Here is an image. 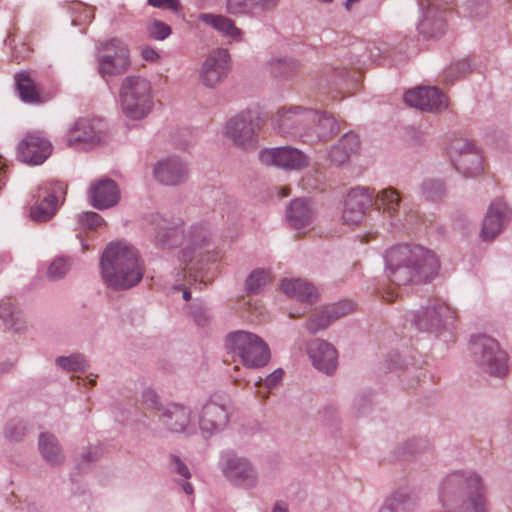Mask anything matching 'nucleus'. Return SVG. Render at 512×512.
<instances>
[{
	"label": "nucleus",
	"mask_w": 512,
	"mask_h": 512,
	"mask_svg": "<svg viewBox=\"0 0 512 512\" xmlns=\"http://www.w3.org/2000/svg\"><path fill=\"white\" fill-rule=\"evenodd\" d=\"M387 277L396 285H418L433 279L439 270L435 254L419 245H400L385 255Z\"/></svg>",
	"instance_id": "obj_1"
},
{
	"label": "nucleus",
	"mask_w": 512,
	"mask_h": 512,
	"mask_svg": "<svg viewBox=\"0 0 512 512\" xmlns=\"http://www.w3.org/2000/svg\"><path fill=\"white\" fill-rule=\"evenodd\" d=\"M100 268L103 282L114 291L133 288L144 276V264L138 251L122 242H112L106 246Z\"/></svg>",
	"instance_id": "obj_2"
},
{
	"label": "nucleus",
	"mask_w": 512,
	"mask_h": 512,
	"mask_svg": "<svg viewBox=\"0 0 512 512\" xmlns=\"http://www.w3.org/2000/svg\"><path fill=\"white\" fill-rule=\"evenodd\" d=\"M154 238L157 245L167 249L185 243L180 252V261L186 265L194 262L198 265L204 261V255L207 253L210 231L206 223H197L185 233L183 224L179 222L159 226Z\"/></svg>",
	"instance_id": "obj_3"
},
{
	"label": "nucleus",
	"mask_w": 512,
	"mask_h": 512,
	"mask_svg": "<svg viewBox=\"0 0 512 512\" xmlns=\"http://www.w3.org/2000/svg\"><path fill=\"white\" fill-rule=\"evenodd\" d=\"M123 113L132 120L146 117L153 108L152 86L142 76H127L120 89Z\"/></svg>",
	"instance_id": "obj_4"
},
{
	"label": "nucleus",
	"mask_w": 512,
	"mask_h": 512,
	"mask_svg": "<svg viewBox=\"0 0 512 512\" xmlns=\"http://www.w3.org/2000/svg\"><path fill=\"white\" fill-rule=\"evenodd\" d=\"M226 347L248 368L263 367L271 357L267 343L258 335L244 330L229 333L226 337Z\"/></svg>",
	"instance_id": "obj_5"
},
{
	"label": "nucleus",
	"mask_w": 512,
	"mask_h": 512,
	"mask_svg": "<svg viewBox=\"0 0 512 512\" xmlns=\"http://www.w3.org/2000/svg\"><path fill=\"white\" fill-rule=\"evenodd\" d=\"M470 350L475 363L484 372L499 378L507 375L508 355L494 338L484 334L473 336Z\"/></svg>",
	"instance_id": "obj_6"
},
{
	"label": "nucleus",
	"mask_w": 512,
	"mask_h": 512,
	"mask_svg": "<svg viewBox=\"0 0 512 512\" xmlns=\"http://www.w3.org/2000/svg\"><path fill=\"white\" fill-rule=\"evenodd\" d=\"M316 118L317 110L302 106H290L278 110L272 123L278 133L308 142V138L311 136V125Z\"/></svg>",
	"instance_id": "obj_7"
},
{
	"label": "nucleus",
	"mask_w": 512,
	"mask_h": 512,
	"mask_svg": "<svg viewBox=\"0 0 512 512\" xmlns=\"http://www.w3.org/2000/svg\"><path fill=\"white\" fill-rule=\"evenodd\" d=\"M258 121L250 110L242 111L230 118L225 125V136L232 144L243 150H256L258 146Z\"/></svg>",
	"instance_id": "obj_8"
},
{
	"label": "nucleus",
	"mask_w": 512,
	"mask_h": 512,
	"mask_svg": "<svg viewBox=\"0 0 512 512\" xmlns=\"http://www.w3.org/2000/svg\"><path fill=\"white\" fill-rule=\"evenodd\" d=\"M219 466L225 478L236 487L251 490L258 484V473L252 463L233 451L221 453Z\"/></svg>",
	"instance_id": "obj_9"
},
{
	"label": "nucleus",
	"mask_w": 512,
	"mask_h": 512,
	"mask_svg": "<svg viewBox=\"0 0 512 512\" xmlns=\"http://www.w3.org/2000/svg\"><path fill=\"white\" fill-rule=\"evenodd\" d=\"M99 74L106 79L123 74L130 66L129 50L119 39H111L98 48Z\"/></svg>",
	"instance_id": "obj_10"
},
{
	"label": "nucleus",
	"mask_w": 512,
	"mask_h": 512,
	"mask_svg": "<svg viewBox=\"0 0 512 512\" xmlns=\"http://www.w3.org/2000/svg\"><path fill=\"white\" fill-rule=\"evenodd\" d=\"M456 312L445 302L429 301L427 306L411 314V323L418 330L437 333L446 328L455 318Z\"/></svg>",
	"instance_id": "obj_11"
},
{
	"label": "nucleus",
	"mask_w": 512,
	"mask_h": 512,
	"mask_svg": "<svg viewBox=\"0 0 512 512\" xmlns=\"http://www.w3.org/2000/svg\"><path fill=\"white\" fill-rule=\"evenodd\" d=\"M448 154L455 169L464 176L474 177L483 170L480 151L467 139H453L449 145Z\"/></svg>",
	"instance_id": "obj_12"
},
{
	"label": "nucleus",
	"mask_w": 512,
	"mask_h": 512,
	"mask_svg": "<svg viewBox=\"0 0 512 512\" xmlns=\"http://www.w3.org/2000/svg\"><path fill=\"white\" fill-rule=\"evenodd\" d=\"M66 193V186L59 181H48L41 184L33 194L36 199L30 209V217L35 222H46L51 219L57 209L58 200Z\"/></svg>",
	"instance_id": "obj_13"
},
{
	"label": "nucleus",
	"mask_w": 512,
	"mask_h": 512,
	"mask_svg": "<svg viewBox=\"0 0 512 512\" xmlns=\"http://www.w3.org/2000/svg\"><path fill=\"white\" fill-rule=\"evenodd\" d=\"M52 151L53 145L43 131L28 132L17 147L19 160L29 165L44 163Z\"/></svg>",
	"instance_id": "obj_14"
},
{
	"label": "nucleus",
	"mask_w": 512,
	"mask_h": 512,
	"mask_svg": "<svg viewBox=\"0 0 512 512\" xmlns=\"http://www.w3.org/2000/svg\"><path fill=\"white\" fill-rule=\"evenodd\" d=\"M230 419L228 405L220 396H213L203 405L199 415V428L209 436L223 431Z\"/></svg>",
	"instance_id": "obj_15"
},
{
	"label": "nucleus",
	"mask_w": 512,
	"mask_h": 512,
	"mask_svg": "<svg viewBox=\"0 0 512 512\" xmlns=\"http://www.w3.org/2000/svg\"><path fill=\"white\" fill-rule=\"evenodd\" d=\"M259 160L265 165H273L286 170H299L309 165V157L291 146L262 149Z\"/></svg>",
	"instance_id": "obj_16"
},
{
	"label": "nucleus",
	"mask_w": 512,
	"mask_h": 512,
	"mask_svg": "<svg viewBox=\"0 0 512 512\" xmlns=\"http://www.w3.org/2000/svg\"><path fill=\"white\" fill-rule=\"evenodd\" d=\"M230 70V55L227 49L218 48L210 52L205 59L199 79L207 88L214 89L228 76Z\"/></svg>",
	"instance_id": "obj_17"
},
{
	"label": "nucleus",
	"mask_w": 512,
	"mask_h": 512,
	"mask_svg": "<svg viewBox=\"0 0 512 512\" xmlns=\"http://www.w3.org/2000/svg\"><path fill=\"white\" fill-rule=\"evenodd\" d=\"M512 218V211L502 199H495L489 206L482 222L480 236L484 241L493 240Z\"/></svg>",
	"instance_id": "obj_18"
},
{
	"label": "nucleus",
	"mask_w": 512,
	"mask_h": 512,
	"mask_svg": "<svg viewBox=\"0 0 512 512\" xmlns=\"http://www.w3.org/2000/svg\"><path fill=\"white\" fill-rule=\"evenodd\" d=\"M407 105L426 112H438L447 108V97L436 87H418L404 95Z\"/></svg>",
	"instance_id": "obj_19"
},
{
	"label": "nucleus",
	"mask_w": 512,
	"mask_h": 512,
	"mask_svg": "<svg viewBox=\"0 0 512 512\" xmlns=\"http://www.w3.org/2000/svg\"><path fill=\"white\" fill-rule=\"evenodd\" d=\"M373 205V193L364 187H356L347 194L342 218L348 225L358 224Z\"/></svg>",
	"instance_id": "obj_20"
},
{
	"label": "nucleus",
	"mask_w": 512,
	"mask_h": 512,
	"mask_svg": "<svg viewBox=\"0 0 512 512\" xmlns=\"http://www.w3.org/2000/svg\"><path fill=\"white\" fill-rule=\"evenodd\" d=\"M422 18L418 24V31L426 38L436 39L445 34L447 24L443 15L433 0H419Z\"/></svg>",
	"instance_id": "obj_21"
},
{
	"label": "nucleus",
	"mask_w": 512,
	"mask_h": 512,
	"mask_svg": "<svg viewBox=\"0 0 512 512\" xmlns=\"http://www.w3.org/2000/svg\"><path fill=\"white\" fill-rule=\"evenodd\" d=\"M307 353L312 365L320 372L331 375L338 366V355L334 346L316 338L307 345Z\"/></svg>",
	"instance_id": "obj_22"
},
{
	"label": "nucleus",
	"mask_w": 512,
	"mask_h": 512,
	"mask_svg": "<svg viewBox=\"0 0 512 512\" xmlns=\"http://www.w3.org/2000/svg\"><path fill=\"white\" fill-rule=\"evenodd\" d=\"M154 176L157 181L167 186H176L184 183L189 176V168L181 158L167 157L156 163Z\"/></svg>",
	"instance_id": "obj_23"
},
{
	"label": "nucleus",
	"mask_w": 512,
	"mask_h": 512,
	"mask_svg": "<svg viewBox=\"0 0 512 512\" xmlns=\"http://www.w3.org/2000/svg\"><path fill=\"white\" fill-rule=\"evenodd\" d=\"M192 410L179 403H169L161 408L159 421L171 432L191 434Z\"/></svg>",
	"instance_id": "obj_24"
},
{
	"label": "nucleus",
	"mask_w": 512,
	"mask_h": 512,
	"mask_svg": "<svg viewBox=\"0 0 512 512\" xmlns=\"http://www.w3.org/2000/svg\"><path fill=\"white\" fill-rule=\"evenodd\" d=\"M100 120L78 119L66 134V144L74 147L80 143L98 144L104 139Z\"/></svg>",
	"instance_id": "obj_25"
},
{
	"label": "nucleus",
	"mask_w": 512,
	"mask_h": 512,
	"mask_svg": "<svg viewBox=\"0 0 512 512\" xmlns=\"http://www.w3.org/2000/svg\"><path fill=\"white\" fill-rule=\"evenodd\" d=\"M90 204L99 210L116 205L120 200V190L117 183L110 178H101L91 183L88 189Z\"/></svg>",
	"instance_id": "obj_26"
},
{
	"label": "nucleus",
	"mask_w": 512,
	"mask_h": 512,
	"mask_svg": "<svg viewBox=\"0 0 512 512\" xmlns=\"http://www.w3.org/2000/svg\"><path fill=\"white\" fill-rule=\"evenodd\" d=\"M315 219V210L305 198L292 200L286 210V220L297 230L309 227Z\"/></svg>",
	"instance_id": "obj_27"
},
{
	"label": "nucleus",
	"mask_w": 512,
	"mask_h": 512,
	"mask_svg": "<svg viewBox=\"0 0 512 512\" xmlns=\"http://www.w3.org/2000/svg\"><path fill=\"white\" fill-rule=\"evenodd\" d=\"M359 145V138L356 134L346 133L330 148L328 159L334 165H343L349 160L352 154L357 152Z\"/></svg>",
	"instance_id": "obj_28"
},
{
	"label": "nucleus",
	"mask_w": 512,
	"mask_h": 512,
	"mask_svg": "<svg viewBox=\"0 0 512 512\" xmlns=\"http://www.w3.org/2000/svg\"><path fill=\"white\" fill-rule=\"evenodd\" d=\"M38 448L44 460L53 466L61 465L65 456L55 435L43 432L39 435Z\"/></svg>",
	"instance_id": "obj_29"
},
{
	"label": "nucleus",
	"mask_w": 512,
	"mask_h": 512,
	"mask_svg": "<svg viewBox=\"0 0 512 512\" xmlns=\"http://www.w3.org/2000/svg\"><path fill=\"white\" fill-rule=\"evenodd\" d=\"M339 132L337 120L327 112L317 111V118L311 125L308 142L313 140L326 141Z\"/></svg>",
	"instance_id": "obj_30"
},
{
	"label": "nucleus",
	"mask_w": 512,
	"mask_h": 512,
	"mask_svg": "<svg viewBox=\"0 0 512 512\" xmlns=\"http://www.w3.org/2000/svg\"><path fill=\"white\" fill-rule=\"evenodd\" d=\"M280 287L288 297L300 301H313L317 297L315 287L302 279H285L281 282Z\"/></svg>",
	"instance_id": "obj_31"
},
{
	"label": "nucleus",
	"mask_w": 512,
	"mask_h": 512,
	"mask_svg": "<svg viewBox=\"0 0 512 512\" xmlns=\"http://www.w3.org/2000/svg\"><path fill=\"white\" fill-rule=\"evenodd\" d=\"M415 507V500L406 488H401L393 492L378 512H411Z\"/></svg>",
	"instance_id": "obj_32"
},
{
	"label": "nucleus",
	"mask_w": 512,
	"mask_h": 512,
	"mask_svg": "<svg viewBox=\"0 0 512 512\" xmlns=\"http://www.w3.org/2000/svg\"><path fill=\"white\" fill-rule=\"evenodd\" d=\"M15 85L23 102L32 105H38L43 102L39 89L28 72L22 71L17 73L15 75Z\"/></svg>",
	"instance_id": "obj_33"
},
{
	"label": "nucleus",
	"mask_w": 512,
	"mask_h": 512,
	"mask_svg": "<svg viewBox=\"0 0 512 512\" xmlns=\"http://www.w3.org/2000/svg\"><path fill=\"white\" fill-rule=\"evenodd\" d=\"M0 319L8 330L15 333H21L26 329L22 311L9 301L0 302Z\"/></svg>",
	"instance_id": "obj_34"
},
{
	"label": "nucleus",
	"mask_w": 512,
	"mask_h": 512,
	"mask_svg": "<svg viewBox=\"0 0 512 512\" xmlns=\"http://www.w3.org/2000/svg\"><path fill=\"white\" fill-rule=\"evenodd\" d=\"M199 20L232 39H237L241 35V30L226 16L204 13L199 16Z\"/></svg>",
	"instance_id": "obj_35"
},
{
	"label": "nucleus",
	"mask_w": 512,
	"mask_h": 512,
	"mask_svg": "<svg viewBox=\"0 0 512 512\" xmlns=\"http://www.w3.org/2000/svg\"><path fill=\"white\" fill-rule=\"evenodd\" d=\"M400 196L393 188L381 190L376 197L373 196V204L386 215L393 217L397 214L400 205Z\"/></svg>",
	"instance_id": "obj_36"
},
{
	"label": "nucleus",
	"mask_w": 512,
	"mask_h": 512,
	"mask_svg": "<svg viewBox=\"0 0 512 512\" xmlns=\"http://www.w3.org/2000/svg\"><path fill=\"white\" fill-rule=\"evenodd\" d=\"M269 70L273 77L278 79H288L298 71V63L294 59H272L269 61Z\"/></svg>",
	"instance_id": "obj_37"
},
{
	"label": "nucleus",
	"mask_w": 512,
	"mask_h": 512,
	"mask_svg": "<svg viewBox=\"0 0 512 512\" xmlns=\"http://www.w3.org/2000/svg\"><path fill=\"white\" fill-rule=\"evenodd\" d=\"M55 364L65 372H83L88 368V361L81 353L59 356L55 359Z\"/></svg>",
	"instance_id": "obj_38"
},
{
	"label": "nucleus",
	"mask_w": 512,
	"mask_h": 512,
	"mask_svg": "<svg viewBox=\"0 0 512 512\" xmlns=\"http://www.w3.org/2000/svg\"><path fill=\"white\" fill-rule=\"evenodd\" d=\"M271 281L268 270L258 268L253 270L246 280V289L250 294H258Z\"/></svg>",
	"instance_id": "obj_39"
},
{
	"label": "nucleus",
	"mask_w": 512,
	"mask_h": 512,
	"mask_svg": "<svg viewBox=\"0 0 512 512\" xmlns=\"http://www.w3.org/2000/svg\"><path fill=\"white\" fill-rule=\"evenodd\" d=\"M446 192L445 184L438 179H426L421 184V194L428 201L441 199Z\"/></svg>",
	"instance_id": "obj_40"
},
{
	"label": "nucleus",
	"mask_w": 512,
	"mask_h": 512,
	"mask_svg": "<svg viewBox=\"0 0 512 512\" xmlns=\"http://www.w3.org/2000/svg\"><path fill=\"white\" fill-rule=\"evenodd\" d=\"M333 318L330 315L327 307L315 311L306 323V328L311 333H317L318 331L325 329L333 322Z\"/></svg>",
	"instance_id": "obj_41"
},
{
	"label": "nucleus",
	"mask_w": 512,
	"mask_h": 512,
	"mask_svg": "<svg viewBox=\"0 0 512 512\" xmlns=\"http://www.w3.org/2000/svg\"><path fill=\"white\" fill-rule=\"evenodd\" d=\"M395 48L385 41H374L366 47L369 57L375 63H380L386 58H390Z\"/></svg>",
	"instance_id": "obj_42"
},
{
	"label": "nucleus",
	"mask_w": 512,
	"mask_h": 512,
	"mask_svg": "<svg viewBox=\"0 0 512 512\" xmlns=\"http://www.w3.org/2000/svg\"><path fill=\"white\" fill-rule=\"evenodd\" d=\"M71 264L64 257L55 258L47 269V277L51 281L62 279L70 270Z\"/></svg>",
	"instance_id": "obj_43"
},
{
	"label": "nucleus",
	"mask_w": 512,
	"mask_h": 512,
	"mask_svg": "<svg viewBox=\"0 0 512 512\" xmlns=\"http://www.w3.org/2000/svg\"><path fill=\"white\" fill-rule=\"evenodd\" d=\"M226 9L234 16L255 15L252 0H226Z\"/></svg>",
	"instance_id": "obj_44"
},
{
	"label": "nucleus",
	"mask_w": 512,
	"mask_h": 512,
	"mask_svg": "<svg viewBox=\"0 0 512 512\" xmlns=\"http://www.w3.org/2000/svg\"><path fill=\"white\" fill-rule=\"evenodd\" d=\"M26 431L27 427L23 420L12 419L6 424L4 435L8 440L17 442L24 437Z\"/></svg>",
	"instance_id": "obj_45"
},
{
	"label": "nucleus",
	"mask_w": 512,
	"mask_h": 512,
	"mask_svg": "<svg viewBox=\"0 0 512 512\" xmlns=\"http://www.w3.org/2000/svg\"><path fill=\"white\" fill-rule=\"evenodd\" d=\"M472 70V64L468 59H463L453 63L446 71L445 78L449 83L454 82L456 79L465 76Z\"/></svg>",
	"instance_id": "obj_46"
},
{
	"label": "nucleus",
	"mask_w": 512,
	"mask_h": 512,
	"mask_svg": "<svg viewBox=\"0 0 512 512\" xmlns=\"http://www.w3.org/2000/svg\"><path fill=\"white\" fill-rule=\"evenodd\" d=\"M147 33L155 40H164L171 34V28L164 22L152 20L147 24Z\"/></svg>",
	"instance_id": "obj_47"
},
{
	"label": "nucleus",
	"mask_w": 512,
	"mask_h": 512,
	"mask_svg": "<svg viewBox=\"0 0 512 512\" xmlns=\"http://www.w3.org/2000/svg\"><path fill=\"white\" fill-rule=\"evenodd\" d=\"M78 222L84 229H95L103 222V218L96 212H84L78 216Z\"/></svg>",
	"instance_id": "obj_48"
},
{
	"label": "nucleus",
	"mask_w": 512,
	"mask_h": 512,
	"mask_svg": "<svg viewBox=\"0 0 512 512\" xmlns=\"http://www.w3.org/2000/svg\"><path fill=\"white\" fill-rule=\"evenodd\" d=\"M283 375H284V371L281 368H278V369L274 370L272 373H270L269 375H267L264 380L259 379L255 383V386L261 387L262 385H265V387L268 390H272L280 384V382L283 378Z\"/></svg>",
	"instance_id": "obj_49"
},
{
	"label": "nucleus",
	"mask_w": 512,
	"mask_h": 512,
	"mask_svg": "<svg viewBox=\"0 0 512 512\" xmlns=\"http://www.w3.org/2000/svg\"><path fill=\"white\" fill-rule=\"evenodd\" d=\"M327 309L335 321L351 312L353 310V304L350 301H341L331 306H327Z\"/></svg>",
	"instance_id": "obj_50"
},
{
	"label": "nucleus",
	"mask_w": 512,
	"mask_h": 512,
	"mask_svg": "<svg viewBox=\"0 0 512 512\" xmlns=\"http://www.w3.org/2000/svg\"><path fill=\"white\" fill-rule=\"evenodd\" d=\"M169 465L172 471L179 474L185 480L191 477L190 470L188 466L181 460V458L177 455L169 456Z\"/></svg>",
	"instance_id": "obj_51"
},
{
	"label": "nucleus",
	"mask_w": 512,
	"mask_h": 512,
	"mask_svg": "<svg viewBox=\"0 0 512 512\" xmlns=\"http://www.w3.org/2000/svg\"><path fill=\"white\" fill-rule=\"evenodd\" d=\"M142 401L148 408L156 409L161 412L163 406H161L160 397L155 390L151 388L145 389L142 393Z\"/></svg>",
	"instance_id": "obj_52"
},
{
	"label": "nucleus",
	"mask_w": 512,
	"mask_h": 512,
	"mask_svg": "<svg viewBox=\"0 0 512 512\" xmlns=\"http://www.w3.org/2000/svg\"><path fill=\"white\" fill-rule=\"evenodd\" d=\"M192 316L195 323L200 327H205L209 324L210 314L203 306H195L192 308Z\"/></svg>",
	"instance_id": "obj_53"
},
{
	"label": "nucleus",
	"mask_w": 512,
	"mask_h": 512,
	"mask_svg": "<svg viewBox=\"0 0 512 512\" xmlns=\"http://www.w3.org/2000/svg\"><path fill=\"white\" fill-rule=\"evenodd\" d=\"M278 2L279 0H252L255 14L274 9Z\"/></svg>",
	"instance_id": "obj_54"
},
{
	"label": "nucleus",
	"mask_w": 512,
	"mask_h": 512,
	"mask_svg": "<svg viewBox=\"0 0 512 512\" xmlns=\"http://www.w3.org/2000/svg\"><path fill=\"white\" fill-rule=\"evenodd\" d=\"M150 5L160 9L177 11L181 7L179 0H150Z\"/></svg>",
	"instance_id": "obj_55"
},
{
	"label": "nucleus",
	"mask_w": 512,
	"mask_h": 512,
	"mask_svg": "<svg viewBox=\"0 0 512 512\" xmlns=\"http://www.w3.org/2000/svg\"><path fill=\"white\" fill-rule=\"evenodd\" d=\"M421 448L422 443L419 440L410 439L403 444V454L413 455L420 452Z\"/></svg>",
	"instance_id": "obj_56"
},
{
	"label": "nucleus",
	"mask_w": 512,
	"mask_h": 512,
	"mask_svg": "<svg viewBox=\"0 0 512 512\" xmlns=\"http://www.w3.org/2000/svg\"><path fill=\"white\" fill-rule=\"evenodd\" d=\"M142 57L150 62H154L159 58V54L153 48L147 47L142 50Z\"/></svg>",
	"instance_id": "obj_57"
},
{
	"label": "nucleus",
	"mask_w": 512,
	"mask_h": 512,
	"mask_svg": "<svg viewBox=\"0 0 512 512\" xmlns=\"http://www.w3.org/2000/svg\"><path fill=\"white\" fill-rule=\"evenodd\" d=\"M355 407H357L359 413H365L370 405V401L367 399H358L354 403Z\"/></svg>",
	"instance_id": "obj_58"
},
{
	"label": "nucleus",
	"mask_w": 512,
	"mask_h": 512,
	"mask_svg": "<svg viewBox=\"0 0 512 512\" xmlns=\"http://www.w3.org/2000/svg\"><path fill=\"white\" fill-rule=\"evenodd\" d=\"M487 12H488L487 4L486 3H482L479 6V11L478 10H472L471 11V15L474 16V17H478V16L486 14Z\"/></svg>",
	"instance_id": "obj_59"
},
{
	"label": "nucleus",
	"mask_w": 512,
	"mask_h": 512,
	"mask_svg": "<svg viewBox=\"0 0 512 512\" xmlns=\"http://www.w3.org/2000/svg\"><path fill=\"white\" fill-rule=\"evenodd\" d=\"M272 512H289L288 506L283 502H276L272 509Z\"/></svg>",
	"instance_id": "obj_60"
},
{
	"label": "nucleus",
	"mask_w": 512,
	"mask_h": 512,
	"mask_svg": "<svg viewBox=\"0 0 512 512\" xmlns=\"http://www.w3.org/2000/svg\"><path fill=\"white\" fill-rule=\"evenodd\" d=\"M181 485H182V489H183V491H184L187 495H190V494H192V493H193V487H192V485H191L189 482H187V481H183Z\"/></svg>",
	"instance_id": "obj_61"
},
{
	"label": "nucleus",
	"mask_w": 512,
	"mask_h": 512,
	"mask_svg": "<svg viewBox=\"0 0 512 512\" xmlns=\"http://www.w3.org/2000/svg\"><path fill=\"white\" fill-rule=\"evenodd\" d=\"M83 459L87 460V461H94L96 459V456H95V454H93L92 452L89 451L83 455Z\"/></svg>",
	"instance_id": "obj_62"
},
{
	"label": "nucleus",
	"mask_w": 512,
	"mask_h": 512,
	"mask_svg": "<svg viewBox=\"0 0 512 512\" xmlns=\"http://www.w3.org/2000/svg\"><path fill=\"white\" fill-rule=\"evenodd\" d=\"M5 185V171L0 167V189Z\"/></svg>",
	"instance_id": "obj_63"
},
{
	"label": "nucleus",
	"mask_w": 512,
	"mask_h": 512,
	"mask_svg": "<svg viewBox=\"0 0 512 512\" xmlns=\"http://www.w3.org/2000/svg\"><path fill=\"white\" fill-rule=\"evenodd\" d=\"M28 512H41V510L35 505H29Z\"/></svg>",
	"instance_id": "obj_64"
}]
</instances>
